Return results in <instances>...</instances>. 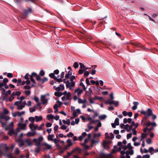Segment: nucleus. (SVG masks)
Here are the masks:
<instances>
[{
  "mask_svg": "<svg viewBox=\"0 0 158 158\" xmlns=\"http://www.w3.org/2000/svg\"><path fill=\"white\" fill-rule=\"evenodd\" d=\"M1 124L2 125V127L4 128L6 131L8 130L7 134L10 136L12 135L13 134H15L16 135H17L18 131H17L16 132L14 130L13 127L14 123L12 122L10 123L8 126L6 125V123H4L3 122H1Z\"/></svg>",
  "mask_w": 158,
  "mask_h": 158,
  "instance_id": "obj_1",
  "label": "nucleus"
},
{
  "mask_svg": "<svg viewBox=\"0 0 158 158\" xmlns=\"http://www.w3.org/2000/svg\"><path fill=\"white\" fill-rule=\"evenodd\" d=\"M8 148L6 144L0 145V156L6 155Z\"/></svg>",
  "mask_w": 158,
  "mask_h": 158,
  "instance_id": "obj_2",
  "label": "nucleus"
},
{
  "mask_svg": "<svg viewBox=\"0 0 158 158\" xmlns=\"http://www.w3.org/2000/svg\"><path fill=\"white\" fill-rule=\"evenodd\" d=\"M36 148L35 149V152L36 153H39L41 151V148L43 144L42 142L37 143L35 144Z\"/></svg>",
  "mask_w": 158,
  "mask_h": 158,
  "instance_id": "obj_3",
  "label": "nucleus"
},
{
  "mask_svg": "<svg viewBox=\"0 0 158 158\" xmlns=\"http://www.w3.org/2000/svg\"><path fill=\"white\" fill-rule=\"evenodd\" d=\"M66 86L67 88H69L70 89H72V88L70 87H73L75 85L74 81H71L70 82L69 81H67L66 83Z\"/></svg>",
  "mask_w": 158,
  "mask_h": 158,
  "instance_id": "obj_4",
  "label": "nucleus"
},
{
  "mask_svg": "<svg viewBox=\"0 0 158 158\" xmlns=\"http://www.w3.org/2000/svg\"><path fill=\"white\" fill-rule=\"evenodd\" d=\"M18 126L19 128V129H18L17 131H19V129L21 130H25L26 128V125L25 123H19L18 124Z\"/></svg>",
  "mask_w": 158,
  "mask_h": 158,
  "instance_id": "obj_5",
  "label": "nucleus"
},
{
  "mask_svg": "<svg viewBox=\"0 0 158 158\" xmlns=\"http://www.w3.org/2000/svg\"><path fill=\"white\" fill-rule=\"evenodd\" d=\"M44 138L42 136H40L37 139L34 138L32 140V141L35 143V144L37 143L42 142Z\"/></svg>",
  "mask_w": 158,
  "mask_h": 158,
  "instance_id": "obj_6",
  "label": "nucleus"
},
{
  "mask_svg": "<svg viewBox=\"0 0 158 158\" xmlns=\"http://www.w3.org/2000/svg\"><path fill=\"white\" fill-rule=\"evenodd\" d=\"M46 95H41V96L40 100L42 101V103L43 104H45L48 102V100L46 98Z\"/></svg>",
  "mask_w": 158,
  "mask_h": 158,
  "instance_id": "obj_7",
  "label": "nucleus"
},
{
  "mask_svg": "<svg viewBox=\"0 0 158 158\" xmlns=\"http://www.w3.org/2000/svg\"><path fill=\"white\" fill-rule=\"evenodd\" d=\"M16 142L20 147H22L23 146L24 142L22 139H19Z\"/></svg>",
  "mask_w": 158,
  "mask_h": 158,
  "instance_id": "obj_8",
  "label": "nucleus"
},
{
  "mask_svg": "<svg viewBox=\"0 0 158 158\" xmlns=\"http://www.w3.org/2000/svg\"><path fill=\"white\" fill-rule=\"evenodd\" d=\"M74 92L77 93L78 96L80 97L83 92V90L79 88H78L75 90Z\"/></svg>",
  "mask_w": 158,
  "mask_h": 158,
  "instance_id": "obj_9",
  "label": "nucleus"
},
{
  "mask_svg": "<svg viewBox=\"0 0 158 158\" xmlns=\"http://www.w3.org/2000/svg\"><path fill=\"white\" fill-rule=\"evenodd\" d=\"M81 113V110L79 109H77L74 112H73V117L75 118L78 115L77 114H80Z\"/></svg>",
  "mask_w": 158,
  "mask_h": 158,
  "instance_id": "obj_10",
  "label": "nucleus"
},
{
  "mask_svg": "<svg viewBox=\"0 0 158 158\" xmlns=\"http://www.w3.org/2000/svg\"><path fill=\"white\" fill-rule=\"evenodd\" d=\"M43 145L44 147V149L45 150L50 149L52 148L51 145L48 144L47 143H44Z\"/></svg>",
  "mask_w": 158,
  "mask_h": 158,
  "instance_id": "obj_11",
  "label": "nucleus"
},
{
  "mask_svg": "<svg viewBox=\"0 0 158 158\" xmlns=\"http://www.w3.org/2000/svg\"><path fill=\"white\" fill-rule=\"evenodd\" d=\"M108 142H106L105 141L103 142L102 145L104 149H107L109 148V147L108 144Z\"/></svg>",
  "mask_w": 158,
  "mask_h": 158,
  "instance_id": "obj_12",
  "label": "nucleus"
},
{
  "mask_svg": "<svg viewBox=\"0 0 158 158\" xmlns=\"http://www.w3.org/2000/svg\"><path fill=\"white\" fill-rule=\"evenodd\" d=\"M32 10L31 8H29L27 10H26L24 11V15H27L28 14L32 13Z\"/></svg>",
  "mask_w": 158,
  "mask_h": 158,
  "instance_id": "obj_13",
  "label": "nucleus"
},
{
  "mask_svg": "<svg viewBox=\"0 0 158 158\" xmlns=\"http://www.w3.org/2000/svg\"><path fill=\"white\" fill-rule=\"evenodd\" d=\"M134 106L132 107V109L133 110H136L137 107L138 105L139 104V103L138 102H133Z\"/></svg>",
  "mask_w": 158,
  "mask_h": 158,
  "instance_id": "obj_14",
  "label": "nucleus"
},
{
  "mask_svg": "<svg viewBox=\"0 0 158 158\" xmlns=\"http://www.w3.org/2000/svg\"><path fill=\"white\" fill-rule=\"evenodd\" d=\"M27 144V145L29 146H32V142L31 140L30 139H26L24 141Z\"/></svg>",
  "mask_w": 158,
  "mask_h": 158,
  "instance_id": "obj_15",
  "label": "nucleus"
},
{
  "mask_svg": "<svg viewBox=\"0 0 158 158\" xmlns=\"http://www.w3.org/2000/svg\"><path fill=\"white\" fill-rule=\"evenodd\" d=\"M138 123H137L135 124V127L132 128V131H133V134L134 135H137V132L136 131V128L138 127Z\"/></svg>",
  "mask_w": 158,
  "mask_h": 158,
  "instance_id": "obj_16",
  "label": "nucleus"
},
{
  "mask_svg": "<svg viewBox=\"0 0 158 158\" xmlns=\"http://www.w3.org/2000/svg\"><path fill=\"white\" fill-rule=\"evenodd\" d=\"M35 121L37 122L41 121L42 119V117L41 116H35Z\"/></svg>",
  "mask_w": 158,
  "mask_h": 158,
  "instance_id": "obj_17",
  "label": "nucleus"
},
{
  "mask_svg": "<svg viewBox=\"0 0 158 158\" xmlns=\"http://www.w3.org/2000/svg\"><path fill=\"white\" fill-rule=\"evenodd\" d=\"M36 133L35 131L31 132H28L27 133L26 135L27 137L34 136L35 135Z\"/></svg>",
  "mask_w": 158,
  "mask_h": 158,
  "instance_id": "obj_18",
  "label": "nucleus"
},
{
  "mask_svg": "<svg viewBox=\"0 0 158 158\" xmlns=\"http://www.w3.org/2000/svg\"><path fill=\"white\" fill-rule=\"evenodd\" d=\"M146 113L147 115L151 116L152 115V111L151 109L148 108L147 111H146Z\"/></svg>",
  "mask_w": 158,
  "mask_h": 158,
  "instance_id": "obj_19",
  "label": "nucleus"
},
{
  "mask_svg": "<svg viewBox=\"0 0 158 158\" xmlns=\"http://www.w3.org/2000/svg\"><path fill=\"white\" fill-rule=\"evenodd\" d=\"M79 64L80 65V68L81 69H83V70L85 71L87 70L88 69V68L86 67L84 64L81 63H79Z\"/></svg>",
  "mask_w": 158,
  "mask_h": 158,
  "instance_id": "obj_20",
  "label": "nucleus"
},
{
  "mask_svg": "<svg viewBox=\"0 0 158 158\" xmlns=\"http://www.w3.org/2000/svg\"><path fill=\"white\" fill-rule=\"evenodd\" d=\"M117 145L118 146H121L120 148V149H121V148H123V149L124 150H126L127 149L126 146H123L122 143L121 142H118V143Z\"/></svg>",
  "mask_w": 158,
  "mask_h": 158,
  "instance_id": "obj_21",
  "label": "nucleus"
},
{
  "mask_svg": "<svg viewBox=\"0 0 158 158\" xmlns=\"http://www.w3.org/2000/svg\"><path fill=\"white\" fill-rule=\"evenodd\" d=\"M113 100H112L110 99H108L106 102L105 104H108L110 105L113 104L114 102V101Z\"/></svg>",
  "mask_w": 158,
  "mask_h": 158,
  "instance_id": "obj_22",
  "label": "nucleus"
},
{
  "mask_svg": "<svg viewBox=\"0 0 158 158\" xmlns=\"http://www.w3.org/2000/svg\"><path fill=\"white\" fill-rule=\"evenodd\" d=\"M125 150L121 151V152H120L121 158H126V157H125L126 155H125V154H126V152H125Z\"/></svg>",
  "mask_w": 158,
  "mask_h": 158,
  "instance_id": "obj_23",
  "label": "nucleus"
},
{
  "mask_svg": "<svg viewBox=\"0 0 158 158\" xmlns=\"http://www.w3.org/2000/svg\"><path fill=\"white\" fill-rule=\"evenodd\" d=\"M54 137V135H49L48 137V140L52 141L54 140L53 138Z\"/></svg>",
  "mask_w": 158,
  "mask_h": 158,
  "instance_id": "obj_24",
  "label": "nucleus"
},
{
  "mask_svg": "<svg viewBox=\"0 0 158 158\" xmlns=\"http://www.w3.org/2000/svg\"><path fill=\"white\" fill-rule=\"evenodd\" d=\"M21 92L19 91H13L12 93V95L17 96H19L21 94Z\"/></svg>",
  "mask_w": 158,
  "mask_h": 158,
  "instance_id": "obj_25",
  "label": "nucleus"
},
{
  "mask_svg": "<svg viewBox=\"0 0 158 158\" xmlns=\"http://www.w3.org/2000/svg\"><path fill=\"white\" fill-rule=\"evenodd\" d=\"M62 122L64 124H67L68 125H69L70 124V121L69 119H68L66 121L65 120H63Z\"/></svg>",
  "mask_w": 158,
  "mask_h": 158,
  "instance_id": "obj_26",
  "label": "nucleus"
},
{
  "mask_svg": "<svg viewBox=\"0 0 158 158\" xmlns=\"http://www.w3.org/2000/svg\"><path fill=\"white\" fill-rule=\"evenodd\" d=\"M91 143L93 144H95L98 143L99 142V140L98 139L95 140V139H93L91 140Z\"/></svg>",
  "mask_w": 158,
  "mask_h": 158,
  "instance_id": "obj_27",
  "label": "nucleus"
},
{
  "mask_svg": "<svg viewBox=\"0 0 158 158\" xmlns=\"http://www.w3.org/2000/svg\"><path fill=\"white\" fill-rule=\"evenodd\" d=\"M6 114H3L2 113V114L0 115V123H1V122H2L1 119H4V118H5V117H6Z\"/></svg>",
  "mask_w": 158,
  "mask_h": 158,
  "instance_id": "obj_28",
  "label": "nucleus"
},
{
  "mask_svg": "<svg viewBox=\"0 0 158 158\" xmlns=\"http://www.w3.org/2000/svg\"><path fill=\"white\" fill-rule=\"evenodd\" d=\"M72 145H73V143L72 142H70V143H68V145L65 147H64L65 149L66 150L68 149L69 148L70 146H72Z\"/></svg>",
  "mask_w": 158,
  "mask_h": 158,
  "instance_id": "obj_29",
  "label": "nucleus"
},
{
  "mask_svg": "<svg viewBox=\"0 0 158 158\" xmlns=\"http://www.w3.org/2000/svg\"><path fill=\"white\" fill-rule=\"evenodd\" d=\"M71 94L70 92H68V94L66 95V100H69L71 99Z\"/></svg>",
  "mask_w": 158,
  "mask_h": 158,
  "instance_id": "obj_30",
  "label": "nucleus"
},
{
  "mask_svg": "<svg viewBox=\"0 0 158 158\" xmlns=\"http://www.w3.org/2000/svg\"><path fill=\"white\" fill-rule=\"evenodd\" d=\"M25 107L24 105H23L22 104H20L19 106H17V109L18 110H21L24 107Z\"/></svg>",
  "mask_w": 158,
  "mask_h": 158,
  "instance_id": "obj_31",
  "label": "nucleus"
},
{
  "mask_svg": "<svg viewBox=\"0 0 158 158\" xmlns=\"http://www.w3.org/2000/svg\"><path fill=\"white\" fill-rule=\"evenodd\" d=\"M35 117H29L28 118V120L29 121L31 122V123H34L35 121Z\"/></svg>",
  "mask_w": 158,
  "mask_h": 158,
  "instance_id": "obj_32",
  "label": "nucleus"
},
{
  "mask_svg": "<svg viewBox=\"0 0 158 158\" xmlns=\"http://www.w3.org/2000/svg\"><path fill=\"white\" fill-rule=\"evenodd\" d=\"M47 117L48 119L49 120L51 119H53L54 118V116L52 114H49L47 115Z\"/></svg>",
  "mask_w": 158,
  "mask_h": 158,
  "instance_id": "obj_33",
  "label": "nucleus"
},
{
  "mask_svg": "<svg viewBox=\"0 0 158 158\" xmlns=\"http://www.w3.org/2000/svg\"><path fill=\"white\" fill-rule=\"evenodd\" d=\"M35 109H36V106H35L32 108H29L30 112L32 113L34 112H35Z\"/></svg>",
  "mask_w": 158,
  "mask_h": 158,
  "instance_id": "obj_34",
  "label": "nucleus"
},
{
  "mask_svg": "<svg viewBox=\"0 0 158 158\" xmlns=\"http://www.w3.org/2000/svg\"><path fill=\"white\" fill-rule=\"evenodd\" d=\"M24 111H22L21 112H17V114L18 116H20L24 114H25Z\"/></svg>",
  "mask_w": 158,
  "mask_h": 158,
  "instance_id": "obj_35",
  "label": "nucleus"
},
{
  "mask_svg": "<svg viewBox=\"0 0 158 158\" xmlns=\"http://www.w3.org/2000/svg\"><path fill=\"white\" fill-rule=\"evenodd\" d=\"M59 107V106H58V105L56 104H55L54 106V108L55 110L54 111V112L55 113H56L58 111V107Z\"/></svg>",
  "mask_w": 158,
  "mask_h": 158,
  "instance_id": "obj_36",
  "label": "nucleus"
},
{
  "mask_svg": "<svg viewBox=\"0 0 158 158\" xmlns=\"http://www.w3.org/2000/svg\"><path fill=\"white\" fill-rule=\"evenodd\" d=\"M54 95H55V96H58V97H60V96H61L62 95V93H61L56 92L55 93Z\"/></svg>",
  "mask_w": 158,
  "mask_h": 158,
  "instance_id": "obj_37",
  "label": "nucleus"
},
{
  "mask_svg": "<svg viewBox=\"0 0 158 158\" xmlns=\"http://www.w3.org/2000/svg\"><path fill=\"white\" fill-rule=\"evenodd\" d=\"M106 116L105 114L99 116V118L100 119H104L106 118Z\"/></svg>",
  "mask_w": 158,
  "mask_h": 158,
  "instance_id": "obj_38",
  "label": "nucleus"
},
{
  "mask_svg": "<svg viewBox=\"0 0 158 158\" xmlns=\"http://www.w3.org/2000/svg\"><path fill=\"white\" fill-rule=\"evenodd\" d=\"M72 154V153L68 152L66 155L64 156V158H69Z\"/></svg>",
  "mask_w": 158,
  "mask_h": 158,
  "instance_id": "obj_39",
  "label": "nucleus"
},
{
  "mask_svg": "<svg viewBox=\"0 0 158 158\" xmlns=\"http://www.w3.org/2000/svg\"><path fill=\"white\" fill-rule=\"evenodd\" d=\"M147 134L144 133H142L141 135V140L144 139L146 137Z\"/></svg>",
  "mask_w": 158,
  "mask_h": 158,
  "instance_id": "obj_40",
  "label": "nucleus"
},
{
  "mask_svg": "<svg viewBox=\"0 0 158 158\" xmlns=\"http://www.w3.org/2000/svg\"><path fill=\"white\" fill-rule=\"evenodd\" d=\"M114 123L116 124L117 126H118L119 125V119L118 118H116L114 121Z\"/></svg>",
  "mask_w": 158,
  "mask_h": 158,
  "instance_id": "obj_41",
  "label": "nucleus"
},
{
  "mask_svg": "<svg viewBox=\"0 0 158 158\" xmlns=\"http://www.w3.org/2000/svg\"><path fill=\"white\" fill-rule=\"evenodd\" d=\"M21 102H20V101H17L15 102L14 105H16L18 106L20 104H21Z\"/></svg>",
  "mask_w": 158,
  "mask_h": 158,
  "instance_id": "obj_42",
  "label": "nucleus"
},
{
  "mask_svg": "<svg viewBox=\"0 0 158 158\" xmlns=\"http://www.w3.org/2000/svg\"><path fill=\"white\" fill-rule=\"evenodd\" d=\"M31 88V87L29 85H26L24 86L23 87V89H27L29 90V89H30Z\"/></svg>",
  "mask_w": 158,
  "mask_h": 158,
  "instance_id": "obj_43",
  "label": "nucleus"
},
{
  "mask_svg": "<svg viewBox=\"0 0 158 158\" xmlns=\"http://www.w3.org/2000/svg\"><path fill=\"white\" fill-rule=\"evenodd\" d=\"M53 88L57 91H59L61 90L60 87H56V86H54Z\"/></svg>",
  "mask_w": 158,
  "mask_h": 158,
  "instance_id": "obj_44",
  "label": "nucleus"
},
{
  "mask_svg": "<svg viewBox=\"0 0 158 158\" xmlns=\"http://www.w3.org/2000/svg\"><path fill=\"white\" fill-rule=\"evenodd\" d=\"M15 152L16 155H18L19 154L20 152V151L18 148H16Z\"/></svg>",
  "mask_w": 158,
  "mask_h": 158,
  "instance_id": "obj_45",
  "label": "nucleus"
},
{
  "mask_svg": "<svg viewBox=\"0 0 158 158\" xmlns=\"http://www.w3.org/2000/svg\"><path fill=\"white\" fill-rule=\"evenodd\" d=\"M73 66L75 69L77 68L79 66V64L77 62H75L73 64Z\"/></svg>",
  "mask_w": 158,
  "mask_h": 158,
  "instance_id": "obj_46",
  "label": "nucleus"
},
{
  "mask_svg": "<svg viewBox=\"0 0 158 158\" xmlns=\"http://www.w3.org/2000/svg\"><path fill=\"white\" fill-rule=\"evenodd\" d=\"M25 94L27 95H29L31 94L30 91L29 90H27L25 91Z\"/></svg>",
  "mask_w": 158,
  "mask_h": 158,
  "instance_id": "obj_47",
  "label": "nucleus"
},
{
  "mask_svg": "<svg viewBox=\"0 0 158 158\" xmlns=\"http://www.w3.org/2000/svg\"><path fill=\"white\" fill-rule=\"evenodd\" d=\"M82 145L83 146V148L85 150H87L89 148V147L88 146L86 145V144H82Z\"/></svg>",
  "mask_w": 158,
  "mask_h": 158,
  "instance_id": "obj_48",
  "label": "nucleus"
},
{
  "mask_svg": "<svg viewBox=\"0 0 158 158\" xmlns=\"http://www.w3.org/2000/svg\"><path fill=\"white\" fill-rule=\"evenodd\" d=\"M13 96L14 95H12V94L10 97L9 98V101L11 102L14 99V97Z\"/></svg>",
  "mask_w": 158,
  "mask_h": 158,
  "instance_id": "obj_49",
  "label": "nucleus"
},
{
  "mask_svg": "<svg viewBox=\"0 0 158 158\" xmlns=\"http://www.w3.org/2000/svg\"><path fill=\"white\" fill-rule=\"evenodd\" d=\"M132 135V134L131 133L129 134H128L127 135V139H129L131 137Z\"/></svg>",
  "mask_w": 158,
  "mask_h": 158,
  "instance_id": "obj_50",
  "label": "nucleus"
},
{
  "mask_svg": "<svg viewBox=\"0 0 158 158\" xmlns=\"http://www.w3.org/2000/svg\"><path fill=\"white\" fill-rule=\"evenodd\" d=\"M126 147L127 148H127L129 149H131L132 148V147L131 146V144L130 143H128L127 144V147Z\"/></svg>",
  "mask_w": 158,
  "mask_h": 158,
  "instance_id": "obj_51",
  "label": "nucleus"
},
{
  "mask_svg": "<svg viewBox=\"0 0 158 158\" xmlns=\"http://www.w3.org/2000/svg\"><path fill=\"white\" fill-rule=\"evenodd\" d=\"M39 74L40 76H43L44 75L45 73H44V71L43 70H41L40 71Z\"/></svg>",
  "mask_w": 158,
  "mask_h": 158,
  "instance_id": "obj_52",
  "label": "nucleus"
},
{
  "mask_svg": "<svg viewBox=\"0 0 158 158\" xmlns=\"http://www.w3.org/2000/svg\"><path fill=\"white\" fill-rule=\"evenodd\" d=\"M7 157L8 158H16V157H13L11 153L7 154Z\"/></svg>",
  "mask_w": 158,
  "mask_h": 158,
  "instance_id": "obj_53",
  "label": "nucleus"
},
{
  "mask_svg": "<svg viewBox=\"0 0 158 158\" xmlns=\"http://www.w3.org/2000/svg\"><path fill=\"white\" fill-rule=\"evenodd\" d=\"M73 133L71 132H70L68 134H67V136L69 137H71L73 136Z\"/></svg>",
  "mask_w": 158,
  "mask_h": 158,
  "instance_id": "obj_54",
  "label": "nucleus"
},
{
  "mask_svg": "<svg viewBox=\"0 0 158 158\" xmlns=\"http://www.w3.org/2000/svg\"><path fill=\"white\" fill-rule=\"evenodd\" d=\"M60 152L61 153H62L63 152H64V151L66 150V149H65V148H61L60 147Z\"/></svg>",
  "mask_w": 158,
  "mask_h": 158,
  "instance_id": "obj_55",
  "label": "nucleus"
},
{
  "mask_svg": "<svg viewBox=\"0 0 158 158\" xmlns=\"http://www.w3.org/2000/svg\"><path fill=\"white\" fill-rule=\"evenodd\" d=\"M29 76V74L28 73H27L24 77V79H29L28 76Z\"/></svg>",
  "mask_w": 158,
  "mask_h": 158,
  "instance_id": "obj_56",
  "label": "nucleus"
},
{
  "mask_svg": "<svg viewBox=\"0 0 158 158\" xmlns=\"http://www.w3.org/2000/svg\"><path fill=\"white\" fill-rule=\"evenodd\" d=\"M135 124L134 121H132L131 123V125L130 126V127L132 129L133 126H135Z\"/></svg>",
  "mask_w": 158,
  "mask_h": 158,
  "instance_id": "obj_57",
  "label": "nucleus"
},
{
  "mask_svg": "<svg viewBox=\"0 0 158 158\" xmlns=\"http://www.w3.org/2000/svg\"><path fill=\"white\" fill-rule=\"evenodd\" d=\"M151 122L150 121H148L146 122V127H148L150 126L151 125Z\"/></svg>",
  "mask_w": 158,
  "mask_h": 158,
  "instance_id": "obj_58",
  "label": "nucleus"
},
{
  "mask_svg": "<svg viewBox=\"0 0 158 158\" xmlns=\"http://www.w3.org/2000/svg\"><path fill=\"white\" fill-rule=\"evenodd\" d=\"M52 125V124L50 123H47L46 124V126L48 127H50Z\"/></svg>",
  "mask_w": 158,
  "mask_h": 158,
  "instance_id": "obj_59",
  "label": "nucleus"
},
{
  "mask_svg": "<svg viewBox=\"0 0 158 158\" xmlns=\"http://www.w3.org/2000/svg\"><path fill=\"white\" fill-rule=\"evenodd\" d=\"M67 127L66 126L64 125H62L60 127L61 129L62 130H63L66 129H67Z\"/></svg>",
  "mask_w": 158,
  "mask_h": 158,
  "instance_id": "obj_60",
  "label": "nucleus"
},
{
  "mask_svg": "<svg viewBox=\"0 0 158 158\" xmlns=\"http://www.w3.org/2000/svg\"><path fill=\"white\" fill-rule=\"evenodd\" d=\"M125 157H126V158H130V156L129 155L128 152L127 151L126 152V156Z\"/></svg>",
  "mask_w": 158,
  "mask_h": 158,
  "instance_id": "obj_61",
  "label": "nucleus"
},
{
  "mask_svg": "<svg viewBox=\"0 0 158 158\" xmlns=\"http://www.w3.org/2000/svg\"><path fill=\"white\" fill-rule=\"evenodd\" d=\"M7 77L9 78H11L13 77V75L12 73H9L7 74Z\"/></svg>",
  "mask_w": 158,
  "mask_h": 158,
  "instance_id": "obj_62",
  "label": "nucleus"
},
{
  "mask_svg": "<svg viewBox=\"0 0 158 158\" xmlns=\"http://www.w3.org/2000/svg\"><path fill=\"white\" fill-rule=\"evenodd\" d=\"M52 141H53L56 144H57L59 142V140L56 139H54V140H53Z\"/></svg>",
  "mask_w": 158,
  "mask_h": 158,
  "instance_id": "obj_63",
  "label": "nucleus"
},
{
  "mask_svg": "<svg viewBox=\"0 0 158 158\" xmlns=\"http://www.w3.org/2000/svg\"><path fill=\"white\" fill-rule=\"evenodd\" d=\"M150 156L149 154L144 155L143 156V158H150Z\"/></svg>",
  "mask_w": 158,
  "mask_h": 158,
  "instance_id": "obj_64",
  "label": "nucleus"
}]
</instances>
